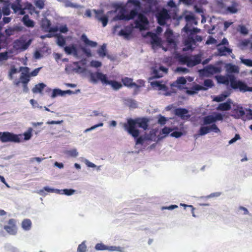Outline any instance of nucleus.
<instances>
[{
    "mask_svg": "<svg viewBox=\"0 0 252 252\" xmlns=\"http://www.w3.org/2000/svg\"><path fill=\"white\" fill-rule=\"evenodd\" d=\"M149 122V119L146 117L137 118L134 119H129L126 123L124 124V127L130 135L134 138H137L136 144L142 145L145 138L142 136L138 137L140 131L137 127L146 130L148 129Z\"/></svg>",
    "mask_w": 252,
    "mask_h": 252,
    "instance_id": "nucleus-1",
    "label": "nucleus"
},
{
    "mask_svg": "<svg viewBox=\"0 0 252 252\" xmlns=\"http://www.w3.org/2000/svg\"><path fill=\"white\" fill-rule=\"evenodd\" d=\"M91 79L94 82H96L98 80H99L103 84L110 85L116 90L120 89L122 87V85L120 82L115 80H108L106 75L101 72H96L95 73H92L91 74Z\"/></svg>",
    "mask_w": 252,
    "mask_h": 252,
    "instance_id": "nucleus-2",
    "label": "nucleus"
},
{
    "mask_svg": "<svg viewBox=\"0 0 252 252\" xmlns=\"http://www.w3.org/2000/svg\"><path fill=\"white\" fill-rule=\"evenodd\" d=\"M230 87L235 90L241 93L252 92V87H249L247 84L241 80H237L234 76H231V85Z\"/></svg>",
    "mask_w": 252,
    "mask_h": 252,
    "instance_id": "nucleus-3",
    "label": "nucleus"
},
{
    "mask_svg": "<svg viewBox=\"0 0 252 252\" xmlns=\"http://www.w3.org/2000/svg\"><path fill=\"white\" fill-rule=\"evenodd\" d=\"M22 134H16L8 131L0 132V141L2 143H19L21 141Z\"/></svg>",
    "mask_w": 252,
    "mask_h": 252,
    "instance_id": "nucleus-4",
    "label": "nucleus"
},
{
    "mask_svg": "<svg viewBox=\"0 0 252 252\" xmlns=\"http://www.w3.org/2000/svg\"><path fill=\"white\" fill-rule=\"evenodd\" d=\"M32 42V39H29L26 41L23 39L15 40L13 43V49L16 51H24L27 50Z\"/></svg>",
    "mask_w": 252,
    "mask_h": 252,
    "instance_id": "nucleus-5",
    "label": "nucleus"
},
{
    "mask_svg": "<svg viewBox=\"0 0 252 252\" xmlns=\"http://www.w3.org/2000/svg\"><path fill=\"white\" fill-rule=\"evenodd\" d=\"M221 69L220 67L215 66L213 65H208L204 69L201 70L202 74L206 76H209L216 73H219L221 72Z\"/></svg>",
    "mask_w": 252,
    "mask_h": 252,
    "instance_id": "nucleus-6",
    "label": "nucleus"
},
{
    "mask_svg": "<svg viewBox=\"0 0 252 252\" xmlns=\"http://www.w3.org/2000/svg\"><path fill=\"white\" fill-rule=\"evenodd\" d=\"M134 23L136 28L142 30L145 29V26L148 24L149 21L147 18L144 14L139 13L138 19L135 21Z\"/></svg>",
    "mask_w": 252,
    "mask_h": 252,
    "instance_id": "nucleus-7",
    "label": "nucleus"
},
{
    "mask_svg": "<svg viewBox=\"0 0 252 252\" xmlns=\"http://www.w3.org/2000/svg\"><path fill=\"white\" fill-rule=\"evenodd\" d=\"M122 82L125 86L128 88L135 87L139 89L141 86H144V82L143 80H139V83L140 85H137L136 83L133 82V79L127 77H124L122 79Z\"/></svg>",
    "mask_w": 252,
    "mask_h": 252,
    "instance_id": "nucleus-8",
    "label": "nucleus"
},
{
    "mask_svg": "<svg viewBox=\"0 0 252 252\" xmlns=\"http://www.w3.org/2000/svg\"><path fill=\"white\" fill-rule=\"evenodd\" d=\"M185 19L187 24L183 28V30L185 32L188 33V32L190 31V27H191L193 24L196 25L197 22L194 16L191 14L186 15L185 17Z\"/></svg>",
    "mask_w": 252,
    "mask_h": 252,
    "instance_id": "nucleus-9",
    "label": "nucleus"
},
{
    "mask_svg": "<svg viewBox=\"0 0 252 252\" xmlns=\"http://www.w3.org/2000/svg\"><path fill=\"white\" fill-rule=\"evenodd\" d=\"M4 229L10 235H15L17 233L16 221L14 219H10L8 221V225L4 226Z\"/></svg>",
    "mask_w": 252,
    "mask_h": 252,
    "instance_id": "nucleus-10",
    "label": "nucleus"
},
{
    "mask_svg": "<svg viewBox=\"0 0 252 252\" xmlns=\"http://www.w3.org/2000/svg\"><path fill=\"white\" fill-rule=\"evenodd\" d=\"M157 17L158 23L163 26L166 24V20L169 18V15L167 11L163 9L158 14Z\"/></svg>",
    "mask_w": 252,
    "mask_h": 252,
    "instance_id": "nucleus-11",
    "label": "nucleus"
},
{
    "mask_svg": "<svg viewBox=\"0 0 252 252\" xmlns=\"http://www.w3.org/2000/svg\"><path fill=\"white\" fill-rule=\"evenodd\" d=\"M11 8L15 13H18L20 15H24L25 13V9L22 8L21 4V0H16L11 4Z\"/></svg>",
    "mask_w": 252,
    "mask_h": 252,
    "instance_id": "nucleus-12",
    "label": "nucleus"
},
{
    "mask_svg": "<svg viewBox=\"0 0 252 252\" xmlns=\"http://www.w3.org/2000/svg\"><path fill=\"white\" fill-rule=\"evenodd\" d=\"M231 76H234V75L233 74H228L226 76L219 75L216 77L218 83L225 85H228L230 83V86H231Z\"/></svg>",
    "mask_w": 252,
    "mask_h": 252,
    "instance_id": "nucleus-13",
    "label": "nucleus"
},
{
    "mask_svg": "<svg viewBox=\"0 0 252 252\" xmlns=\"http://www.w3.org/2000/svg\"><path fill=\"white\" fill-rule=\"evenodd\" d=\"M174 113L176 116L180 117L182 120L188 119L190 117V115L188 114V110L185 108H176Z\"/></svg>",
    "mask_w": 252,
    "mask_h": 252,
    "instance_id": "nucleus-14",
    "label": "nucleus"
},
{
    "mask_svg": "<svg viewBox=\"0 0 252 252\" xmlns=\"http://www.w3.org/2000/svg\"><path fill=\"white\" fill-rule=\"evenodd\" d=\"M95 249L98 251L108 250L110 251H119L120 247L116 246L108 247L102 243H97L95 246Z\"/></svg>",
    "mask_w": 252,
    "mask_h": 252,
    "instance_id": "nucleus-15",
    "label": "nucleus"
},
{
    "mask_svg": "<svg viewBox=\"0 0 252 252\" xmlns=\"http://www.w3.org/2000/svg\"><path fill=\"white\" fill-rule=\"evenodd\" d=\"M245 112L242 107H238L237 109H234L233 111V114L232 115L235 119H241L245 121Z\"/></svg>",
    "mask_w": 252,
    "mask_h": 252,
    "instance_id": "nucleus-16",
    "label": "nucleus"
},
{
    "mask_svg": "<svg viewBox=\"0 0 252 252\" xmlns=\"http://www.w3.org/2000/svg\"><path fill=\"white\" fill-rule=\"evenodd\" d=\"M19 80H15L14 81V85L16 86H18L20 83L22 84H28L30 80V76L29 75V73H26L24 72H22Z\"/></svg>",
    "mask_w": 252,
    "mask_h": 252,
    "instance_id": "nucleus-17",
    "label": "nucleus"
},
{
    "mask_svg": "<svg viewBox=\"0 0 252 252\" xmlns=\"http://www.w3.org/2000/svg\"><path fill=\"white\" fill-rule=\"evenodd\" d=\"M201 62V56L200 54H197L193 56V57H190L189 59V62L188 64V66L191 67L195 65H196Z\"/></svg>",
    "mask_w": 252,
    "mask_h": 252,
    "instance_id": "nucleus-18",
    "label": "nucleus"
},
{
    "mask_svg": "<svg viewBox=\"0 0 252 252\" xmlns=\"http://www.w3.org/2000/svg\"><path fill=\"white\" fill-rule=\"evenodd\" d=\"M217 50L220 56H227L232 53V50L226 46L217 45Z\"/></svg>",
    "mask_w": 252,
    "mask_h": 252,
    "instance_id": "nucleus-19",
    "label": "nucleus"
},
{
    "mask_svg": "<svg viewBox=\"0 0 252 252\" xmlns=\"http://www.w3.org/2000/svg\"><path fill=\"white\" fill-rule=\"evenodd\" d=\"M164 36L168 43L170 44H175L173 33L171 30L169 29H167L165 32Z\"/></svg>",
    "mask_w": 252,
    "mask_h": 252,
    "instance_id": "nucleus-20",
    "label": "nucleus"
},
{
    "mask_svg": "<svg viewBox=\"0 0 252 252\" xmlns=\"http://www.w3.org/2000/svg\"><path fill=\"white\" fill-rule=\"evenodd\" d=\"M207 88H204V87L200 86L199 85H195L193 86L190 90H188L186 91V93L188 94L193 95L197 93L198 91L200 90H206Z\"/></svg>",
    "mask_w": 252,
    "mask_h": 252,
    "instance_id": "nucleus-21",
    "label": "nucleus"
},
{
    "mask_svg": "<svg viewBox=\"0 0 252 252\" xmlns=\"http://www.w3.org/2000/svg\"><path fill=\"white\" fill-rule=\"evenodd\" d=\"M81 39L87 46L95 47L97 45V42L89 40L85 34H83L81 35Z\"/></svg>",
    "mask_w": 252,
    "mask_h": 252,
    "instance_id": "nucleus-22",
    "label": "nucleus"
},
{
    "mask_svg": "<svg viewBox=\"0 0 252 252\" xmlns=\"http://www.w3.org/2000/svg\"><path fill=\"white\" fill-rule=\"evenodd\" d=\"M65 52L68 55L73 54L74 56H77L78 51L74 45L65 46L64 48Z\"/></svg>",
    "mask_w": 252,
    "mask_h": 252,
    "instance_id": "nucleus-23",
    "label": "nucleus"
},
{
    "mask_svg": "<svg viewBox=\"0 0 252 252\" xmlns=\"http://www.w3.org/2000/svg\"><path fill=\"white\" fill-rule=\"evenodd\" d=\"M24 24L27 27L32 28L34 26V22L29 18L28 15H25L22 18Z\"/></svg>",
    "mask_w": 252,
    "mask_h": 252,
    "instance_id": "nucleus-24",
    "label": "nucleus"
},
{
    "mask_svg": "<svg viewBox=\"0 0 252 252\" xmlns=\"http://www.w3.org/2000/svg\"><path fill=\"white\" fill-rule=\"evenodd\" d=\"M185 45L187 47L188 49H191L192 46L195 44L194 39L190 35L185 40Z\"/></svg>",
    "mask_w": 252,
    "mask_h": 252,
    "instance_id": "nucleus-25",
    "label": "nucleus"
},
{
    "mask_svg": "<svg viewBox=\"0 0 252 252\" xmlns=\"http://www.w3.org/2000/svg\"><path fill=\"white\" fill-rule=\"evenodd\" d=\"M45 86V85L43 83H39L35 85V86L32 88V91L33 93H40L42 92Z\"/></svg>",
    "mask_w": 252,
    "mask_h": 252,
    "instance_id": "nucleus-26",
    "label": "nucleus"
},
{
    "mask_svg": "<svg viewBox=\"0 0 252 252\" xmlns=\"http://www.w3.org/2000/svg\"><path fill=\"white\" fill-rule=\"evenodd\" d=\"M22 227L25 230H29L32 227V221L30 219H24L22 222Z\"/></svg>",
    "mask_w": 252,
    "mask_h": 252,
    "instance_id": "nucleus-27",
    "label": "nucleus"
},
{
    "mask_svg": "<svg viewBox=\"0 0 252 252\" xmlns=\"http://www.w3.org/2000/svg\"><path fill=\"white\" fill-rule=\"evenodd\" d=\"M230 109L231 105L228 102L220 103L217 107V110L221 111H227Z\"/></svg>",
    "mask_w": 252,
    "mask_h": 252,
    "instance_id": "nucleus-28",
    "label": "nucleus"
},
{
    "mask_svg": "<svg viewBox=\"0 0 252 252\" xmlns=\"http://www.w3.org/2000/svg\"><path fill=\"white\" fill-rule=\"evenodd\" d=\"M215 122V120L213 115H208L203 118V124L205 125H210Z\"/></svg>",
    "mask_w": 252,
    "mask_h": 252,
    "instance_id": "nucleus-29",
    "label": "nucleus"
},
{
    "mask_svg": "<svg viewBox=\"0 0 252 252\" xmlns=\"http://www.w3.org/2000/svg\"><path fill=\"white\" fill-rule=\"evenodd\" d=\"M97 53L100 57L103 58L106 55L107 50L106 45L103 44L100 48L97 50Z\"/></svg>",
    "mask_w": 252,
    "mask_h": 252,
    "instance_id": "nucleus-30",
    "label": "nucleus"
},
{
    "mask_svg": "<svg viewBox=\"0 0 252 252\" xmlns=\"http://www.w3.org/2000/svg\"><path fill=\"white\" fill-rule=\"evenodd\" d=\"M131 34V30H129L128 31H126V30H121L119 32V35L120 36H123L125 39H128L129 38L130 35Z\"/></svg>",
    "mask_w": 252,
    "mask_h": 252,
    "instance_id": "nucleus-31",
    "label": "nucleus"
},
{
    "mask_svg": "<svg viewBox=\"0 0 252 252\" xmlns=\"http://www.w3.org/2000/svg\"><path fill=\"white\" fill-rule=\"evenodd\" d=\"M125 102L130 107L136 108L137 107L136 101L131 98H127L125 99Z\"/></svg>",
    "mask_w": 252,
    "mask_h": 252,
    "instance_id": "nucleus-32",
    "label": "nucleus"
},
{
    "mask_svg": "<svg viewBox=\"0 0 252 252\" xmlns=\"http://www.w3.org/2000/svg\"><path fill=\"white\" fill-rule=\"evenodd\" d=\"M138 10L134 9L131 10L129 13L127 15V21L133 19L136 16H138L139 13L137 11Z\"/></svg>",
    "mask_w": 252,
    "mask_h": 252,
    "instance_id": "nucleus-33",
    "label": "nucleus"
},
{
    "mask_svg": "<svg viewBox=\"0 0 252 252\" xmlns=\"http://www.w3.org/2000/svg\"><path fill=\"white\" fill-rule=\"evenodd\" d=\"M51 26V23L50 21L47 19L43 21L42 27L46 32H48L49 29H50Z\"/></svg>",
    "mask_w": 252,
    "mask_h": 252,
    "instance_id": "nucleus-34",
    "label": "nucleus"
},
{
    "mask_svg": "<svg viewBox=\"0 0 252 252\" xmlns=\"http://www.w3.org/2000/svg\"><path fill=\"white\" fill-rule=\"evenodd\" d=\"M64 6L65 7H71V8H78L80 7V5L76 4L74 3L71 2L69 0H65L64 1Z\"/></svg>",
    "mask_w": 252,
    "mask_h": 252,
    "instance_id": "nucleus-35",
    "label": "nucleus"
},
{
    "mask_svg": "<svg viewBox=\"0 0 252 252\" xmlns=\"http://www.w3.org/2000/svg\"><path fill=\"white\" fill-rule=\"evenodd\" d=\"M57 43L61 47H63L65 44V39L62 35H58L57 36Z\"/></svg>",
    "mask_w": 252,
    "mask_h": 252,
    "instance_id": "nucleus-36",
    "label": "nucleus"
},
{
    "mask_svg": "<svg viewBox=\"0 0 252 252\" xmlns=\"http://www.w3.org/2000/svg\"><path fill=\"white\" fill-rule=\"evenodd\" d=\"M210 132L209 126H201L198 131V135H204Z\"/></svg>",
    "mask_w": 252,
    "mask_h": 252,
    "instance_id": "nucleus-37",
    "label": "nucleus"
},
{
    "mask_svg": "<svg viewBox=\"0 0 252 252\" xmlns=\"http://www.w3.org/2000/svg\"><path fill=\"white\" fill-rule=\"evenodd\" d=\"M7 45V39L1 33H0V50L2 46H6Z\"/></svg>",
    "mask_w": 252,
    "mask_h": 252,
    "instance_id": "nucleus-38",
    "label": "nucleus"
},
{
    "mask_svg": "<svg viewBox=\"0 0 252 252\" xmlns=\"http://www.w3.org/2000/svg\"><path fill=\"white\" fill-rule=\"evenodd\" d=\"M227 71L229 73H238L239 68L235 65L229 64L227 67Z\"/></svg>",
    "mask_w": 252,
    "mask_h": 252,
    "instance_id": "nucleus-39",
    "label": "nucleus"
},
{
    "mask_svg": "<svg viewBox=\"0 0 252 252\" xmlns=\"http://www.w3.org/2000/svg\"><path fill=\"white\" fill-rule=\"evenodd\" d=\"M99 22H101L102 24V26L105 27L108 24V17L106 15H104L101 18L98 17V20Z\"/></svg>",
    "mask_w": 252,
    "mask_h": 252,
    "instance_id": "nucleus-40",
    "label": "nucleus"
},
{
    "mask_svg": "<svg viewBox=\"0 0 252 252\" xmlns=\"http://www.w3.org/2000/svg\"><path fill=\"white\" fill-rule=\"evenodd\" d=\"M94 12L95 13V18L98 20V18H101V17L104 16V11L103 10L99 9V10H96L94 9L93 10Z\"/></svg>",
    "mask_w": 252,
    "mask_h": 252,
    "instance_id": "nucleus-41",
    "label": "nucleus"
},
{
    "mask_svg": "<svg viewBox=\"0 0 252 252\" xmlns=\"http://www.w3.org/2000/svg\"><path fill=\"white\" fill-rule=\"evenodd\" d=\"M64 94V92L61 90L58 89H54L52 94L51 96L52 97H55L58 95H63Z\"/></svg>",
    "mask_w": 252,
    "mask_h": 252,
    "instance_id": "nucleus-42",
    "label": "nucleus"
},
{
    "mask_svg": "<svg viewBox=\"0 0 252 252\" xmlns=\"http://www.w3.org/2000/svg\"><path fill=\"white\" fill-rule=\"evenodd\" d=\"M128 2L132 4L137 10L141 7V3L138 0H128Z\"/></svg>",
    "mask_w": 252,
    "mask_h": 252,
    "instance_id": "nucleus-43",
    "label": "nucleus"
},
{
    "mask_svg": "<svg viewBox=\"0 0 252 252\" xmlns=\"http://www.w3.org/2000/svg\"><path fill=\"white\" fill-rule=\"evenodd\" d=\"M32 128L30 127L28 129V131L27 132H25L24 133V140H29L31 137H32Z\"/></svg>",
    "mask_w": 252,
    "mask_h": 252,
    "instance_id": "nucleus-44",
    "label": "nucleus"
},
{
    "mask_svg": "<svg viewBox=\"0 0 252 252\" xmlns=\"http://www.w3.org/2000/svg\"><path fill=\"white\" fill-rule=\"evenodd\" d=\"M189 57H190L187 56H181L179 58L180 62L183 64H187L188 66Z\"/></svg>",
    "mask_w": 252,
    "mask_h": 252,
    "instance_id": "nucleus-45",
    "label": "nucleus"
},
{
    "mask_svg": "<svg viewBox=\"0 0 252 252\" xmlns=\"http://www.w3.org/2000/svg\"><path fill=\"white\" fill-rule=\"evenodd\" d=\"M152 43L153 44L159 45L160 43V40L156 34H153L151 37Z\"/></svg>",
    "mask_w": 252,
    "mask_h": 252,
    "instance_id": "nucleus-46",
    "label": "nucleus"
},
{
    "mask_svg": "<svg viewBox=\"0 0 252 252\" xmlns=\"http://www.w3.org/2000/svg\"><path fill=\"white\" fill-rule=\"evenodd\" d=\"M203 85L207 88H212L214 84L213 81L211 79H206L204 81Z\"/></svg>",
    "mask_w": 252,
    "mask_h": 252,
    "instance_id": "nucleus-47",
    "label": "nucleus"
},
{
    "mask_svg": "<svg viewBox=\"0 0 252 252\" xmlns=\"http://www.w3.org/2000/svg\"><path fill=\"white\" fill-rule=\"evenodd\" d=\"M87 251V247L84 242H82L80 244L77 248V252H86Z\"/></svg>",
    "mask_w": 252,
    "mask_h": 252,
    "instance_id": "nucleus-48",
    "label": "nucleus"
},
{
    "mask_svg": "<svg viewBox=\"0 0 252 252\" xmlns=\"http://www.w3.org/2000/svg\"><path fill=\"white\" fill-rule=\"evenodd\" d=\"M241 63L244 64L245 65L252 67V60L248 59H241Z\"/></svg>",
    "mask_w": 252,
    "mask_h": 252,
    "instance_id": "nucleus-49",
    "label": "nucleus"
},
{
    "mask_svg": "<svg viewBox=\"0 0 252 252\" xmlns=\"http://www.w3.org/2000/svg\"><path fill=\"white\" fill-rule=\"evenodd\" d=\"M175 83L177 85H185L187 83V80L184 77H180L177 78Z\"/></svg>",
    "mask_w": 252,
    "mask_h": 252,
    "instance_id": "nucleus-50",
    "label": "nucleus"
},
{
    "mask_svg": "<svg viewBox=\"0 0 252 252\" xmlns=\"http://www.w3.org/2000/svg\"><path fill=\"white\" fill-rule=\"evenodd\" d=\"M209 131H213L216 133H220V129L218 128L217 126L215 124H213L212 125L209 126Z\"/></svg>",
    "mask_w": 252,
    "mask_h": 252,
    "instance_id": "nucleus-51",
    "label": "nucleus"
},
{
    "mask_svg": "<svg viewBox=\"0 0 252 252\" xmlns=\"http://www.w3.org/2000/svg\"><path fill=\"white\" fill-rule=\"evenodd\" d=\"M60 191H62L63 194H64L67 195H70L73 194L75 192V190L73 189H64L60 190Z\"/></svg>",
    "mask_w": 252,
    "mask_h": 252,
    "instance_id": "nucleus-52",
    "label": "nucleus"
},
{
    "mask_svg": "<svg viewBox=\"0 0 252 252\" xmlns=\"http://www.w3.org/2000/svg\"><path fill=\"white\" fill-rule=\"evenodd\" d=\"M36 6L39 9H42L44 6V2L43 0H37L35 2Z\"/></svg>",
    "mask_w": 252,
    "mask_h": 252,
    "instance_id": "nucleus-53",
    "label": "nucleus"
},
{
    "mask_svg": "<svg viewBox=\"0 0 252 252\" xmlns=\"http://www.w3.org/2000/svg\"><path fill=\"white\" fill-rule=\"evenodd\" d=\"M116 20H126L127 21V15H125L124 13H121V14L117 15L115 18Z\"/></svg>",
    "mask_w": 252,
    "mask_h": 252,
    "instance_id": "nucleus-54",
    "label": "nucleus"
},
{
    "mask_svg": "<svg viewBox=\"0 0 252 252\" xmlns=\"http://www.w3.org/2000/svg\"><path fill=\"white\" fill-rule=\"evenodd\" d=\"M167 121V119L166 118L160 115L159 117V119L158 120V123L161 125H163L165 124Z\"/></svg>",
    "mask_w": 252,
    "mask_h": 252,
    "instance_id": "nucleus-55",
    "label": "nucleus"
},
{
    "mask_svg": "<svg viewBox=\"0 0 252 252\" xmlns=\"http://www.w3.org/2000/svg\"><path fill=\"white\" fill-rule=\"evenodd\" d=\"M8 58V53L7 52H2L0 53V62L4 60H7Z\"/></svg>",
    "mask_w": 252,
    "mask_h": 252,
    "instance_id": "nucleus-56",
    "label": "nucleus"
},
{
    "mask_svg": "<svg viewBox=\"0 0 252 252\" xmlns=\"http://www.w3.org/2000/svg\"><path fill=\"white\" fill-rule=\"evenodd\" d=\"M173 130V128L165 126L164 128L162 129V133L164 134L167 135L169 133H170L171 131H172Z\"/></svg>",
    "mask_w": 252,
    "mask_h": 252,
    "instance_id": "nucleus-57",
    "label": "nucleus"
},
{
    "mask_svg": "<svg viewBox=\"0 0 252 252\" xmlns=\"http://www.w3.org/2000/svg\"><path fill=\"white\" fill-rule=\"evenodd\" d=\"M226 96L224 95L217 96L213 99V100L215 101H216V102H221V101H223L225 99Z\"/></svg>",
    "mask_w": 252,
    "mask_h": 252,
    "instance_id": "nucleus-58",
    "label": "nucleus"
},
{
    "mask_svg": "<svg viewBox=\"0 0 252 252\" xmlns=\"http://www.w3.org/2000/svg\"><path fill=\"white\" fill-rule=\"evenodd\" d=\"M90 63L92 66L94 67H100L102 65L101 63L97 61H92Z\"/></svg>",
    "mask_w": 252,
    "mask_h": 252,
    "instance_id": "nucleus-59",
    "label": "nucleus"
},
{
    "mask_svg": "<svg viewBox=\"0 0 252 252\" xmlns=\"http://www.w3.org/2000/svg\"><path fill=\"white\" fill-rule=\"evenodd\" d=\"M217 42V40L213 37L212 36H209L208 39L206 42L207 45H210L212 44H215Z\"/></svg>",
    "mask_w": 252,
    "mask_h": 252,
    "instance_id": "nucleus-60",
    "label": "nucleus"
},
{
    "mask_svg": "<svg viewBox=\"0 0 252 252\" xmlns=\"http://www.w3.org/2000/svg\"><path fill=\"white\" fill-rule=\"evenodd\" d=\"M41 69V67H38L34 69L32 71L31 73H29L30 76H36L38 74L39 71Z\"/></svg>",
    "mask_w": 252,
    "mask_h": 252,
    "instance_id": "nucleus-61",
    "label": "nucleus"
},
{
    "mask_svg": "<svg viewBox=\"0 0 252 252\" xmlns=\"http://www.w3.org/2000/svg\"><path fill=\"white\" fill-rule=\"evenodd\" d=\"M1 12L4 15H9L10 13V9L8 6L3 7Z\"/></svg>",
    "mask_w": 252,
    "mask_h": 252,
    "instance_id": "nucleus-62",
    "label": "nucleus"
},
{
    "mask_svg": "<svg viewBox=\"0 0 252 252\" xmlns=\"http://www.w3.org/2000/svg\"><path fill=\"white\" fill-rule=\"evenodd\" d=\"M68 155L73 158H75L78 156V152L76 149H73L68 152Z\"/></svg>",
    "mask_w": 252,
    "mask_h": 252,
    "instance_id": "nucleus-63",
    "label": "nucleus"
},
{
    "mask_svg": "<svg viewBox=\"0 0 252 252\" xmlns=\"http://www.w3.org/2000/svg\"><path fill=\"white\" fill-rule=\"evenodd\" d=\"M246 111L248 112L246 116V120H252V110L251 109H246Z\"/></svg>",
    "mask_w": 252,
    "mask_h": 252,
    "instance_id": "nucleus-64",
    "label": "nucleus"
}]
</instances>
